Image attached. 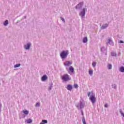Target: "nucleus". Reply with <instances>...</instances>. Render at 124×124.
Returning <instances> with one entry per match:
<instances>
[{
	"mask_svg": "<svg viewBox=\"0 0 124 124\" xmlns=\"http://www.w3.org/2000/svg\"><path fill=\"white\" fill-rule=\"evenodd\" d=\"M21 66V64H16L14 66L15 68Z\"/></svg>",
	"mask_w": 124,
	"mask_h": 124,
	"instance_id": "nucleus-16",
	"label": "nucleus"
},
{
	"mask_svg": "<svg viewBox=\"0 0 124 124\" xmlns=\"http://www.w3.org/2000/svg\"><path fill=\"white\" fill-rule=\"evenodd\" d=\"M26 123H27V124H31V123H32V120H31V119H28L27 120H26Z\"/></svg>",
	"mask_w": 124,
	"mask_h": 124,
	"instance_id": "nucleus-9",
	"label": "nucleus"
},
{
	"mask_svg": "<svg viewBox=\"0 0 124 124\" xmlns=\"http://www.w3.org/2000/svg\"><path fill=\"white\" fill-rule=\"evenodd\" d=\"M31 43L27 44V45L24 46L25 49H26V50H28V49H30V47H31Z\"/></svg>",
	"mask_w": 124,
	"mask_h": 124,
	"instance_id": "nucleus-6",
	"label": "nucleus"
},
{
	"mask_svg": "<svg viewBox=\"0 0 124 124\" xmlns=\"http://www.w3.org/2000/svg\"><path fill=\"white\" fill-rule=\"evenodd\" d=\"M89 73L90 75H93V71L92 70H89Z\"/></svg>",
	"mask_w": 124,
	"mask_h": 124,
	"instance_id": "nucleus-15",
	"label": "nucleus"
},
{
	"mask_svg": "<svg viewBox=\"0 0 124 124\" xmlns=\"http://www.w3.org/2000/svg\"><path fill=\"white\" fill-rule=\"evenodd\" d=\"M82 122L83 124H87V123H86V121H85V120H82Z\"/></svg>",
	"mask_w": 124,
	"mask_h": 124,
	"instance_id": "nucleus-25",
	"label": "nucleus"
},
{
	"mask_svg": "<svg viewBox=\"0 0 124 124\" xmlns=\"http://www.w3.org/2000/svg\"><path fill=\"white\" fill-rule=\"evenodd\" d=\"M92 65L93 66V67H94L96 65V62H93L92 63Z\"/></svg>",
	"mask_w": 124,
	"mask_h": 124,
	"instance_id": "nucleus-21",
	"label": "nucleus"
},
{
	"mask_svg": "<svg viewBox=\"0 0 124 124\" xmlns=\"http://www.w3.org/2000/svg\"><path fill=\"white\" fill-rule=\"evenodd\" d=\"M73 89V87H72V85L70 84H68L67 86V89L68 90V91H71Z\"/></svg>",
	"mask_w": 124,
	"mask_h": 124,
	"instance_id": "nucleus-8",
	"label": "nucleus"
},
{
	"mask_svg": "<svg viewBox=\"0 0 124 124\" xmlns=\"http://www.w3.org/2000/svg\"><path fill=\"white\" fill-rule=\"evenodd\" d=\"M90 95L91 96H90ZM88 96H90V99L92 103L93 104L95 103L96 99H95V95H93V92H89L88 93Z\"/></svg>",
	"mask_w": 124,
	"mask_h": 124,
	"instance_id": "nucleus-1",
	"label": "nucleus"
},
{
	"mask_svg": "<svg viewBox=\"0 0 124 124\" xmlns=\"http://www.w3.org/2000/svg\"><path fill=\"white\" fill-rule=\"evenodd\" d=\"M83 43H86V42H88V38L86 37H84L83 39Z\"/></svg>",
	"mask_w": 124,
	"mask_h": 124,
	"instance_id": "nucleus-11",
	"label": "nucleus"
},
{
	"mask_svg": "<svg viewBox=\"0 0 124 124\" xmlns=\"http://www.w3.org/2000/svg\"><path fill=\"white\" fill-rule=\"evenodd\" d=\"M107 27H108V25L105 24L102 26V27H101V29H102L103 30H104V29H106V28H107Z\"/></svg>",
	"mask_w": 124,
	"mask_h": 124,
	"instance_id": "nucleus-12",
	"label": "nucleus"
},
{
	"mask_svg": "<svg viewBox=\"0 0 124 124\" xmlns=\"http://www.w3.org/2000/svg\"><path fill=\"white\" fill-rule=\"evenodd\" d=\"M36 107H39L40 106V104L39 103H37L35 105Z\"/></svg>",
	"mask_w": 124,
	"mask_h": 124,
	"instance_id": "nucleus-23",
	"label": "nucleus"
},
{
	"mask_svg": "<svg viewBox=\"0 0 124 124\" xmlns=\"http://www.w3.org/2000/svg\"><path fill=\"white\" fill-rule=\"evenodd\" d=\"M67 55H68V51H63L60 54L61 57L62 59H65L67 57Z\"/></svg>",
	"mask_w": 124,
	"mask_h": 124,
	"instance_id": "nucleus-2",
	"label": "nucleus"
},
{
	"mask_svg": "<svg viewBox=\"0 0 124 124\" xmlns=\"http://www.w3.org/2000/svg\"><path fill=\"white\" fill-rule=\"evenodd\" d=\"M74 88H75V89H77L78 88V85L77 84H75L74 85Z\"/></svg>",
	"mask_w": 124,
	"mask_h": 124,
	"instance_id": "nucleus-22",
	"label": "nucleus"
},
{
	"mask_svg": "<svg viewBox=\"0 0 124 124\" xmlns=\"http://www.w3.org/2000/svg\"><path fill=\"white\" fill-rule=\"evenodd\" d=\"M108 42L109 44H111V43H112V40H111V39H109L108 40Z\"/></svg>",
	"mask_w": 124,
	"mask_h": 124,
	"instance_id": "nucleus-24",
	"label": "nucleus"
},
{
	"mask_svg": "<svg viewBox=\"0 0 124 124\" xmlns=\"http://www.w3.org/2000/svg\"><path fill=\"white\" fill-rule=\"evenodd\" d=\"M69 70L70 71H71V72H74V68H73V67H72V66H71L69 68Z\"/></svg>",
	"mask_w": 124,
	"mask_h": 124,
	"instance_id": "nucleus-10",
	"label": "nucleus"
},
{
	"mask_svg": "<svg viewBox=\"0 0 124 124\" xmlns=\"http://www.w3.org/2000/svg\"><path fill=\"white\" fill-rule=\"evenodd\" d=\"M79 106H80V109H82V108H83V107H84L83 103H80Z\"/></svg>",
	"mask_w": 124,
	"mask_h": 124,
	"instance_id": "nucleus-20",
	"label": "nucleus"
},
{
	"mask_svg": "<svg viewBox=\"0 0 124 124\" xmlns=\"http://www.w3.org/2000/svg\"><path fill=\"white\" fill-rule=\"evenodd\" d=\"M119 43H124V41H120Z\"/></svg>",
	"mask_w": 124,
	"mask_h": 124,
	"instance_id": "nucleus-28",
	"label": "nucleus"
},
{
	"mask_svg": "<svg viewBox=\"0 0 124 124\" xmlns=\"http://www.w3.org/2000/svg\"><path fill=\"white\" fill-rule=\"evenodd\" d=\"M61 20H62V21H63V22H65V21L64 20V19H63V18H61Z\"/></svg>",
	"mask_w": 124,
	"mask_h": 124,
	"instance_id": "nucleus-26",
	"label": "nucleus"
},
{
	"mask_svg": "<svg viewBox=\"0 0 124 124\" xmlns=\"http://www.w3.org/2000/svg\"><path fill=\"white\" fill-rule=\"evenodd\" d=\"M120 71L121 72H124V66H122L121 67H120Z\"/></svg>",
	"mask_w": 124,
	"mask_h": 124,
	"instance_id": "nucleus-14",
	"label": "nucleus"
},
{
	"mask_svg": "<svg viewBox=\"0 0 124 124\" xmlns=\"http://www.w3.org/2000/svg\"><path fill=\"white\" fill-rule=\"evenodd\" d=\"M105 107H108V105L107 104H106L105 105Z\"/></svg>",
	"mask_w": 124,
	"mask_h": 124,
	"instance_id": "nucleus-27",
	"label": "nucleus"
},
{
	"mask_svg": "<svg viewBox=\"0 0 124 124\" xmlns=\"http://www.w3.org/2000/svg\"><path fill=\"white\" fill-rule=\"evenodd\" d=\"M108 69H111L112 68V65L108 64Z\"/></svg>",
	"mask_w": 124,
	"mask_h": 124,
	"instance_id": "nucleus-17",
	"label": "nucleus"
},
{
	"mask_svg": "<svg viewBox=\"0 0 124 124\" xmlns=\"http://www.w3.org/2000/svg\"><path fill=\"white\" fill-rule=\"evenodd\" d=\"M23 113L25 114V115H29V111L25 110L23 111Z\"/></svg>",
	"mask_w": 124,
	"mask_h": 124,
	"instance_id": "nucleus-13",
	"label": "nucleus"
},
{
	"mask_svg": "<svg viewBox=\"0 0 124 124\" xmlns=\"http://www.w3.org/2000/svg\"><path fill=\"white\" fill-rule=\"evenodd\" d=\"M48 78V77L46 75H44L42 77V81H46Z\"/></svg>",
	"mask_w": 124,
	"mask_h": 124,
	"instance_id": "nucleus-7",
	"label": "nucleus"
},
{
	"mask_svg": "<svg viewBox=\"0 0 124 124\" xmlns=\"http://www.w3.org/2000/svg\"><path fill=\"white\" fill-rule=\"evenodd\" d=\"M63 64L65 66H69L72 64V61H66L63 63Z\"/></svg>",
	"mask_w": 124,
	"mask_h": 124,
	"instance_id": "nucleus-4",
	"label": "nucleus"
},
{
	"mask_svg": "<svg viewBox=\"0 0 124 124\" xmlns=\"http://www.w3.org/2000/svg\"><path fill=\"white\" fill-rule=\"evenodd\" d=\"M61 79L63 81H65V82H66L70 80V78H69V76L68 75L65 74L61 76Z\"/></svg>",
	"mask_w": 124,
	"mask_h": 124,
	"instance_id": "nucleus-3",
	"label": "nucleus"
},
{
	"mask_svg": "<svg viewBox=\"0 0 124 124\" xmlns=\"http://www.w3.org/2000/svg\"><path fill=\"white\" fill-rule=\"evenodd\" d=\"M7 25H8V20H6V21L4 22V26H7Z\"/></svg>",
	"mask_w": 124,
	"mask_h": 124,
	"instance_id": "nucleus-18",
	"label": "nucleus"
},
{
	"mask_svg": "<svg viewBox=\"0 0 124 124\" xmlns=\"http://www.w3.org/2000/svg\"><path fill=\"white\" fill-rule=\"evenodd\" d=\"M117 55L116 54V53L115 52H111V56H112V57H116Z\"/></svg>",
	"mask_w": 124,
	"mask_h": 124,
	"instance_id": "nucleus-19",
	"label": "nucleus"
},
{
	"mask_svg": "<svg viewBox=\"0 0 124 124\" xmlns=\"http://www.w3.org/2000/svg\"><path fill=\"white\" fill-rule=\"evenodd\" d=\"M85 14H86V10L85 9H83V11L81 12L80 13V16H81V17H84V16H85Z\"/></svg>",
	"mask_w": 124,
	"mask_h": 124,
	"instance_id": "nucleus-5",
	"label": "nucleus"
}]
</instances>
